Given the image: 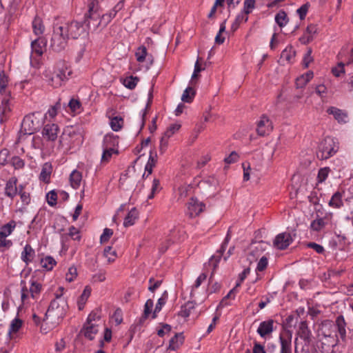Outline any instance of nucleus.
Returning a JSON list of instances; mask_svg holds the SVG:
<instances>
[{
	"mask_svg": "<svg viewBox=\"0 0 353 353\" xmlns=\"http://www.w3.org/2000/svg\"><path fill=\"white\" fill-rule=\"evenodd\" d=\"M67 309V301L62 297L61 294H56L55 299L51 301L43 321L50 320V323L55 326L65 316Z\"/></svg>",
	"mask_w": 353,
	"mask_h": 353,
	"instance_id": "f257e3e1",
	"label": "nucleus"
},
{
	"mask_svg": "<svg viewBox=\"0 0 353 353\" xmlns=\"http://www.w3.org/2000/svg\"><path fill=\"white\" fill-rule=\"evenodd\" d=\"M345 322L343 316H339L337 317L336 320V325L334 324L332 321H325L322 323L319 332V334L323 335L325 337H332L334 332V330H331L332 328L337 327L339 334L343 341L345 339Z\"/></svg>",
	"mask_w": 353,
	"mask_h": 353,
	"instance_id": "f03ea898",
	"label": "nucleus"
},
{
	"mask_svg": "<svg viewBox=\"0 0 353 353\" xmlns=\"http://www.w3.org/2000/svg\"><path fill=\"white\" fill-rule=\"evenodd\" d=\"M98 1L92 0L89 3L88 13L85 15L84 23L89 30H96L100 26H103L104 21L103 16L100 17V14L97 10Z\"/></svg>",
	"mask_w": 353,
	"mask_h": 353,
	"instance_id": "7ed1b4c3",
	"label": "nucleus"
},
{
	"mask_svg": "<svg viewBox=\"0 0 353 353\" xmlns=\"http://www.w3.org/2000/svg\"><path fill=\"white\" fill-rule=\"evenodd\" d=\"M43 124L39 112L26 115L22 121L21 131L25 134H32L40 129Z\"/></svg>",
	"mask_w": 353,
	"mask_h": 353,
	"instance_id": "20e7f679",
	"label": "nucleus"
},
{
	"mask_svg": "<svg viewBox=\"0 0 353 353\" xmlns=\"http://www.w3.org/2000/svg\"><path fill=\"white\" fill-rule=\"evenodd\" d=\"M339 147L331 137L325 138L319 145L316 152L317 158L325 160L332 157L338 151Z\"/></svg>",
	"mask_w": 353,
	"mask_h": 353,
	"instance_id": "39448f33",
	"label": "nucleus"
},
{
	"mask_svg": "<svg viewBox=\"0 0 353 353\" xmlns=\"http://www.w3.org/2000/svg\"><path fill=\"white\" fill-rule=\"evenodd\" d=\"M64 30L63 26H59L54 28L50 47L55 52H61L67 46L68 37L64 32Z\"/></svg>",
	"mask_w": 353,
	"mask_h": 353,
	"instance_id": "423d86ee",
	"label": "nucleus"
},
{
	"mask_svg": "<svg viewBox=\"0 0 353 353\" xmlns=\"http://www.w3.org/2000/svg\"><path fill=\"white\" fill-rule=\"evenodd\" d=\"M352 196L349 195V193L345 190H343L342 193L336 192L333 194L331 199L329 201V205L333 208H339L341 206L344 205V201L349 204L351 201Z\"/></svg>",
	"mask_w": 353,
	"mask_h": 353,
	"instance_id": "0eeeda50",
	"label": "nucleus"
},
{
	"mask_svg": "<svg viewBox=\"0 0 353 353\" xmlns=\"http://www.w3.org/2000/svg\"><path fill=\"white\" fill-rule=\"evenodd\" d=\"M65 29L64 32L68 36V39H77L80 35L84 32V28L83 26L77 22L72 21L69 24H65L63 26Z\"/></svg>",
	"mask_w": 353,
	"mask_h": 353,
	"instance_id": "6e6552de",
	"label": "nucleus"
},
{
	"mask_svg": "<svg viewBox=\"0 0 353 353\" xmlns=\"http://www.w3.org/2000/svg\"><path fill=\"white\" fill-rule=\"evenodd\" d=\"M327 113L333 115L335 120L340 124H344L349 121V116L346 111L339 109L336 107H329Z\"/></svg>",
	"mask_w": 353,
	"mask_h": 353,
	"instance_id": "1a4fd4ad",
	"label": "nucleus"
},
{
	"mask_svg": "<svg viewBox=\"0 0 353 353\" xmlns=\"http://www.w3.org/2000/svg\"><path fill=\"white\" fill-rule=\"evenodd\" d=\"M292 241V238L290 233H281L276 236L274 241V246L279 250H285L290 245Z\"/></svg>",
	"mask_w": 353,
	"mask_h": 353,
	"instance_id": "9d476101",
	"label": "nucleus"
},
{
	"mask_svg": "<svg viewBox=\"0 0 353 353\" xmlns=\"http://www.w3.org/2000/svg\"><path fill=\"white\" fill-rule=\"evenodd\" d=\"M204 208V203L199 202L196 199L191 198L188 204V213L190 217L193 218L202 212Z\"/></svg>",
	"mask_w": 353,
	"mask_h": 353,
	"instance_id": "9b49d317",
	"label": "nucleus"
},
{
	"mask_svg": "<svg viewBox=\"0 0 353 353\" xmlns=\"http://www.w3.org/2000/svg\"><path fill=\"white\" fill-rule=\"evenodd\" d=\"M228 240H229V233H228L227 236L225 237V239L223 243L222 244L220 250H218L216 254L212 256L209 260V262H208L209 265H212V267H213V271H212V274L209 279L210 282L212 281L211 280H212V274L214 273V271L215 270V269L216 268V267L218 265V263L223 255V253L224 252V251L225 250V247L228 242Z\"/></svg>",
	"mask_w": 353,
	"mask_h": 353,
	"instance_id": "f8f14e48",
	"label": "nucleus"
},
{
	"mask_svg": "<svg viewBox=\"0 0 353 353\" xmlns=\"http://www.w3.org/2000/svg\"><path fill=\"white\" fill-rule=\"evenodd\" d=\"M59 131V129L57 124L48 123L44 126L42 131V135L43 138L48 141H54L57 138Z\"/></svg>",
	"mask_w": 353,
	"mask_h": 353,
	"instance_id": "ddd939ff",
	"label": "nucleus"
},
{
	"mask_svg": "<svg viewBox=\"0 0 353 353\" xmlns=\"http://www.w3.org/2000/svg\"><path fill=\"white\" fill-rule=\"evenodd\" d=\"M272 129V122L268 117L263 115L257 123L256 132L260 136H265Z\"/></svg>",
	"mask_w": 353,
	"mask_h": 353,
	"instance_id": "4468645a",
	"label": "nucleus"
},
{
	"mask_svg": "<svg viewBox=\"0 0 353 353\" xmlns=\"http://www.w3.org/2000/svg\"><path fill=\"white\" fill-rule=\"evenodd\" d=\"M270 244L263 241H260L259 242L252 243L250 245V256H253V260L255 258L259 256V255L265 251Z\"/></svg>",
	"mask_w": 353,
	"mask_h": 353,
	"instance_id": "2eb2a0df",
	"label": "nucleus"
},
{
	"mask_svg": "<svg viewBox=\"0 0 353 353\" xmlns=\"http://www.w3.org/2000/svg\"><path fill=\"white\" fill-rule=\"evenodd\" d=\"M279 341L281 344L280 353H292L291 334H281Z\"/></svg>",
	"mask_w": 353,
	"mask_h": 353,
	"instance_id": "dca6fc26",
	"label": "nucleus"
},
{
	"mask_svg": "<svg viewBox=\"0 0 353 353\" xmlns=\"http://www.w3.org/2000/svg\"><path fill=\"white\" fill-rule=\"evenodd\" d=\"M274 323L272 319L261 322L257 329V333L263 338L271 334L274 330Z\"/></svg>",
	"mask_w": 353,
	"mask_h": 353,
	"instance_id": "f3484780",
	"label": "nucleus"
},
{
	"mask_svg": "<svg viewBox=\"0 0 353 353\" xmlns=\"http://www.w3.org/2000/svg\"><path fill=\"white\" fill-rule=\"evenodd\" d=\"M297 334L304 341V343H310L312 334L306 321H303L300 323Z\"/></svg>",
	"mask_w": 353,
	"mask_h": 353,
	"instance_id": "a211bd4d",
	"label": "nucleus"
},
{
	"mask_svg": "<svg viewBox=\"0 0 353 353\" xmlns=\"http://www.w3.org/2000/svg\"><path fill=\"white\" fill-rule=\"evenodd\" d=\"M124 6V1L121 0L118 2L114 7L112 8L109 13L103 14V20L104 21L103 26H106L108 23L111 21L112 19L114 18L117 13L119 12Z\"/></svg>",
	"mask_w": 353,
	"mask_h": 353,
	"instance_id": "6ab92c4d",
	"label": "nucleus"
},
{
	"mask_svg": "<svg viewBox=\"0 0 353 353\" xmlns=\"http://www.w3.org/2000/svg\"><path fill=\"white\" fill-rule=\"evenodd\" d=\"M17 182V178L12 177L6 183L5 188V194L10 199H13L18 192Z\"/></svg>",
	"mask_w": 353,
	"mask_h": 353,
	"instance_id": "aec40b11",
	"label": "nucleus"
},
{
	"mask_svg": "<svg viewBox=\"0 0 353 353\" xmlns=\"http://www.w3.org/2000/svg\"><path fill=\"white\" fill-rule=\"evenodd\" d=\"M81 332L88 339L93 340L94 335L98 332L97 326L95 324L85 323Z\"/></svg>",
	"mask_w": 353,
	"mask_h": 353,
	"instance_id": "412c9836",
	"label": "nucleus"
},
{
	"mask_svg": "<svg viewBox=\"0 0 353 353\" xmlns=\"http://www.w3.org/2000/svg\"><path fill=\"white\" fill-rule=\"evenodd\" d=\"M35 252L30 245L26 244L21 252V260L28 265L34 258Z\"/></svg>",
	"mask_w": 353,
	"mask_h": 353,
	"instance_id": "4be33fe9",
	"label": "nucleus"
},
{
	"mask_svg": "<svg viewBox=\"0 0 353 353\" xmlns=\"http://www.w3.org/2000/svg\"><path fill=\"white\" fill-rule=\"evenodd\" d=\"M183 333H176L170 340L168 349L171 350H177L183 344Z\"/></svg>",
	"mask_w": 353,
	"mask_h": 353,
	"instance_id": "5701e85b",
	"label": "nucleus"
},
{
	"mask_svg": "<svg viewBox=\"0 0 353 353\" xmlns=\"http://www.w3.org/2000/svg\"><path fill=\"white\" fill-rule=\"evenodd\" d=\"M314 74L312 71H308L305 74L300 76L296 79V86L297 88H302L313 78Z\"/></svg>",
	"mask_w": 353,
	"mask_h": 353,
	"instance_id": "b1692460",
	"label": "nucleus"
},
{
	"mask_svg": "<svg viewBox=\"0 0 353 353\" xmlns=\"http://www.w3.org/2000/svg\"><path fill=\"white\" fill-rule=\"evenodd\" d=\"M139 212L136 208H133L125 217L123 225L128 227L134 224L135 220L138 219Z\"/></svg>",
	"mask_w": 353,
	"mask_h": 353,
	"instance_id": "393cba45",
	"label": "nucleus"
},
{
	"mask_svg": "<svg viewBox=\"0 0 353 353\" xmlns=\"http://www.w3.org/2000/svg\"><path fill=\"white\" fill-rule=\"evenodd\" d=\"M81 180V173L76 170H73L70 175V182L71 186L74 189H77L80 186Z\"/></svg>",
	"mask_w": 353,
	"mask_h": 353,
	"instance_id": "a878e982",
	"label": "nucleus"
},
{
	"mask_svg": "<svg viewBox=\"0 0 353 353\" xmlns=\"http://www.w3.org/2000/svg\"><path fill=\"white\" fill-rule=\"evenodd\" d=\"M294 56L295 51L293 50L292 47H290L289 48H285L284 50L282 51L280 59L283 64H285V62L290 63L292 61V59L294 57Z\"/></svg>",
	"mask_w": 353,
	"mask_h": 353,
	"instance_id": "bb28decb",
	"label": "nucleus"
},
{
	"mask_svg": "<svg viewBox=\"0 0 353 353\" xmlns=\"http://www.w3.org/2000/svg\"><path fill=\"white\" fill-rule=\"evenodd\" d=\"M52 170V168L50 163H46L43 164L41 172L40 173L39 179L41 181L43 182H47L51 174Z\"/></svg>",
	"mask_w": 353,
	"mask_h": 353,
	"instance_id": "cd10ccee",
	"label": "nucleus"
},
{
	"mask_svg": "<svg viewBox=\"0 0 353 353\" xmlns=\"http://www.w3.org/2000/svg\"><path fill=\"white\" fill-rule=\"evenodd\" d=\"M46 45V42L43 38H39L32 41L31 47L34 52L41 56L43 54L42 48Z\"/></svg>",
	"mask_w": 353,
	"mask_h": 353,
	"instance_id": "c85d7f7f",
	"label": "nucleus"
},
{
	"mask_svg": "<svg viewBox=\"0 0 353 353\" xmlns=\"http://www.w3.org/2000/svg\"><path fill=\"white\" fill-rule=\"evenodd\" d=\"M195 307V303L192 301H188L183 305L181 306V310L179 312V315L182 317H188Z\"/></svg>",
	"mask_w": 353,
	"mask_h": 353,
	"instance_id": "c756f323",
	"label": "nucleus"
},
{
	"mask_svg": "<svg viewBox=\"0 0 353 353\" xmlns=\"http://www.w3.org/2000/svg\"><path fill=\"white\" fill-rule=\"evenodd\" d=\"M91 294V288L90 286H85L84 288L83 293L79 297L78 301L79 309L81 310L83 308L85 303H86L88 297Z\"/></svg>",
	"mask_w": 353,
	"mask_h": 353,
	"instance_id": "7c9ffc66",
	"label": "nucleus"
},
{
	"mask_svg": "<svg viewBox=\"0 0 353 353\" xmlns=\"http://www.w3.org/2000/svg\"><path fill=\"white\" fill-rule=\"evenodd\" d=\"M119 143L118 137L114 134H107L103 138V148H111L117 145Z\"/></svg>",
	"mask_w": 353,
	"mask_h": 353,
	"instance_id": "2f4dec72",
	"label": "nucleus"
},
{
	"mask_svg": "<svg viewBox=\"0 0 353 353\" xmlns=\"http://www.w3.org/2000/svg\"><path fill=\"white\" fill-rule=\"evenodd\" d=\"M16 226V223L14 221H11L5 225L1 228V230L0 232V236L2 238H6L8 235H10L14 228Z\"/></svg>",
	"mask_w": 353,
	"mask_h": 353,
	"instance_id": "473e14b6",
	"label": "nucleus"
},
{
	"mask_svg": "<svg viewBox=\"0 0 353 353\" xmlns=\"http://www.w3.org/2000/svg\"><path fill=\"white\" fill-rule=\"evenodd\" d=\"M123 119L121 117H114L110 120V127L112 130L117 132L120 130L123 125Z\"/></svg>",
	"mask_w": 353,
	"mask_h": 353,
	"instance_id": "72a5a7b5",
	"label": "nucleus"
},
{
	"mask_svg": "<svg viewBox=\"0 0 353 353\" xmlns=\"http://www.w3.org/2000/svg\"><path fill=\"white\" fill-rule=\"evenodd\" d=\"M196 94L195 90L192 87H188L183 92L181 96V100L185 103L192 102L194 95Z\"/></svg>",
	"mask_w": 353,
	"mask_h": 353,
	"instance_id": "f704fd0d",
	"label": "nucleus"
},
{
	"mask_svg": "<svg viewBox=\"0 0 353 353\" xmlns=\"http://www.w3.org/2000/svg\"><path fill=\"white\" fill-rule=\"evenodd\" d=\"M275 21L279 27L283 28L288 21L286 12L280 10L275 16Z\"/></svg>",
	"mask_w": 353,
	"mask_h": 353,
	"instance_id": "c9c22d12",
	"label": "nucleus"
},
{
	"mask_svg": "<svg viewBox=\"0 0 353 353\" xmlns=\"http://www.w3.org/2000/svg\"><path fill=\"white\" fill-rule=\"evenodd\" d=\"M41 263L43 268L49 271L52 270L57 262L53 257L48 256L41 260Z\"/></svg>",
	"mask_w": 353,
	"mask_h": 353,
	"instance_id": "e433bc0d",
	"label": "nucleus"
},
{
	"mask_svg": "<svg viewBox=\"0 0 353 353\" xmlns=\"http://www.w3.org/2000/svg\"><path fill=\"white\" fill-rule=\"evenodd\" d=\"M156 163H157V154L153 155L152 152H150V154L148 163H146V165L145 167V171L148 172V175L152 174V169L155 166Z\"/></svg>",
	"mask_w": 353,
	"mask_h": 353,
	"instance_id": "4c0bfd02",
	"label": "nucleus"
},
{
	"mask_svg": "<svg viewBox=\"0 0 353 353\" xmlns=\"http://www.w3.org/2000/svg\"><path fill=\"white\" fill-rule=\"evenodd\" d=\"M139 79L137 77H126L123 81V85L128 89L132 90L134 89L137 83L139 82Z\"/></svg>",
	"mask_w": 353,
	"mask_h": 353,
	"instance_id": "58836bf2",
	"label": "nucleus"
},
{
	"mask_svg": "<svg viewBox=\"0 0 353 353\" xmlns=\"http://www.w3.org/2000/svg\"><path fill=\"white\" fill-rule=\"evenodd\" d=\"M32 28L36 34H41L44 30V26L39 18L36 17L32 22Z\"/></svg>",
	"mask_w": 353,
	"mask_h": 353,
	"instance_id": "ea45409f",
	"label": "nucleus"
},
{
	"mask_svg": "<svg viewBox=\"0 0 353 353\" xmlns=\"http://www.w3.org/2000/svg\"><path fill=\"white\" fill-rule=\"evenodd\" d=\"M23 321L18 318H15L14 320L12 321L10 323V327L9 330V334H10L12 332H17L19 329L22 326Z\"/></svg>",
	"mask_w": 353,
	"mask_h": 353,
	"instance_id": "a19ab883",
	"label": "nucleus"
},
{
	"mask_svg": "<svg viewBox=\"0 0 353 353\" xmlns=\"http://www.w3.org/2000/svg\"><path fill=\"white\" fill-rule=\"evenodd\" d=\"M248 20V17L247 16H244L243 14H239L237 15V17H236L234 21L233 22V23L232 24V26H231V30L234 32L236 31L240 23L243 21L245 22H246Z\"/></svg>",
	"mask_w": 353,
	"mask_h": 353,
	"instance_id": "79ce46f5",
	"label": "nucleus"
},
{
	"mask_svg": "<svg viewBox=\"0 0 353 353\" xmlns=\"http://www.w3.org/2000/svg\"><path fill=\"white\" fill-rule=\"evenodd\" d=\"M8 77L6 75L4 71L0 72V94H4L6 92V88L8 85Z\"/></svg>",
	"mask_w": 353,
	"mask_h": 353,
	"instance_id": "37998d69",
	"label": "nucleus"
},
{
	"mask_svg": "<svg viewBox=\"0 0 353 353\" xmlns=\"http://www.w3.org/2000/svg\"><path fill=\"white\" fill-rule=\"evenodd\" d=\"M113 153H118L117 150H115L112 148H103V152L101 157V161L103 162H108L111 158Z\"/></svg>",
	"mask_w": 353,
	"mask_h": 353,
	"instance_id": "c03bdc74",
	"label": "nucleus"
},
{
	"mask_svg": "<svg viewBox=\"0 0 353 353\" xmlns=\"http://www.w3.org/2000/svg\"><path fill=\"white\" fill-rule=\"evenodd\" d=\"M6 95L2 99L1 102V106H0V110H1L2 114H6L7 111L10 110V108L8 107L9 101H10V92H6L4 93Z\"/></svg>",
	"mask_w": 353,
	"mask_h": 353,
	"instance_id": "a18cd8bd",
	"label": "nucleus"
},
{
	"mask_svg": "<svg viewBox=\"0 0 353 353\" xmlns=\"http://www.w3.org/2000/svg\"><path fill=\"white\" fill-rule=\"evenodd\" d=\"M181 128L180 124L174 123L170 125L163 135L168 138H170L174 133H176Z\"/></svg>",
	"mask_w": 353,
	"mask_h": 353,
	"instance_id": "49530a36",
	"label": "nucleus"
},
{
	"mask_svg": "<svg viewBox=\"0 0 353 353\" xmlns=\"http://www.w3.org/2000/svg\"><path fill=\"white\" fill-rule=\"evenodd\" d=\"M147 55V49L145 46L139 47L136 52L137 60L139 62H143Z\"/></svg>",
	"mask_w": 353,
	"mask_h": 353,
	"instance_id": "de8ad7c7",
	"label": "nucleus"
},
{
	"mask_svg": "<svg viewBox=\"0 0 353 353\" xmlns=\"http://www.w3.org/2000/svg\"><path fill=\"white\" fill-rule=\"evenodd\" d=\"M330 171V169L328 167H325V168H321L319 170L318 175H317L318 182L322 183V182L325 181L328 176Z\"/></svg>",
	"mask_w": 353,
	"mask_h": 353,
	"instance_id": "09e8293b",
	"label": "nucleus"
},
{
	"mask_svg": "<svg viewBox=\"0 0 353 353\" xmlns=\"http://www.w3.org/2000/svg\"><path fill=\"white\" fill-rule=\"evenodd\" d=\"M71 70L66 72L63 70H60L54 77L52 78V81L58 80V83L60 84L61 81H63L64 79H67V76H70L71 74Z\"/></svg>",
	"mask_w": 353,
	"mask_h": 353,
	"instance_id": "8fccbe9b",
	"label": "nucleus"
},
{
	"mask_svg": "<svg viewBox=\"0 0 353 353\" xmlns=\"http://www.w3.org/2000/svg\"><path fill=\"white\" fill-rule=\"evenodd\" d=\"M324 226H325V221H324L323 219H322V218L314 220L311 223V225H310L311 228L314 231H316V232L320 231Z\"/></svg>",
	"mask_w": 353,
	"mask_h": 353,
	"instance_id": "3c124183",
	"label": "nucleus"
},
{
	"mask_svg": "<svg viewBox=\"0 0 353 353\" xmlns=\"http://www.w3.org/2000/svg\"><path fill=\"white\" fill-rule=\"evenodd\" d=\"M48 203L50 206H54L57 204V193L55 190H51L46 195Z\"/></svg>",
	"mask_w": 353,
	"mask_h": 353,
	"instance_id": "603ef678",
	"label": "nucleus"
},
{
	"mask_svg": "<svg viewBox=\"0 0 353 353\" xmlns=\"http://www.w3.org/2000/svg\"><path fill=\"white\" fill-rule=\"evenodd\" d=\"M112 247L108 246L104 249L103 255L108 258V262H112L116 257V251H112Z\"/></svg>",
	"mask_w": 353,
	"mask_h": 353,
	"instance_id": "864d4df0",
	"label": "nucleus"
},
{
	"mask_svg": "<svg viewBox=\"0 0 353 353\" xmlns=\"http://www.w3.org/2000/svg\"><path fill=\"white\" fill-rule=\"evenodd\" d=\"M255 7V0H245L243 12L245 14H250Z\"/></svg>",
	"mask_w": 353,
	"mask_h": 353,
	"instance_id": "5fc2aeb1",
	"label": "nucleus"
},
{
	"mask_svg": "<svg viewBox=\"0 0 353 353\" xmlns=\"http://www.w3.org/2000/svg\"><path fill=\"white\" fill-rule=\"evenodd\" d=\"M309 7L310 3H306L301 6L299 9H297L296 12L299 14L301 20H303L305 18Z\"/></svg>",
	"mask_w": 353,
	"mask_h": 353,
	"instance_id": "6e6d98bb",
	"label": "nucleus"
},
{
	"mask_svg": "<svg viewBox=\"0 0 353 353\" xmlns=\"http://www.w3.org/2000/svg\"><path fill=\"white\" fill-rule=\"evenodd\" d=\"M298 338L295 339L294 343V353H311L310 350V343H304V345L302 346L301 351L299 350L298 348Z\"/></svg>",
	"mask_w": 353,
	"mask_h": 353,
	"instance_id": "4d7b16f0",
	"label": "nucleus"
},
{
	"mask_svg": "<svg viewBox=\"0 0 353 353\" xmlns=\"http://www.w3.org/2000/svg\"><path fill=\"white\" fill-rule=\"evenodd\" d=\"M159 186H160L159 180L157 179H154L153 180V182H152V189H151V192H150V194L148 196V199H152L154 198V194H156V192L159 191Z\"/></svg>",
	"mask_w": 353,
	"mask_h": 353,
	"instance_id": "13d9d810",
	"label": "nucleus"
},
{
	"mask_svg": "<svg viewBox=\"0 0 353 353\" xmlns=\"http://www.w3.org/2000/svg\"><path fill=\"white\" fill-rule=\"evenodd\" d=\"M41 289V285L35 281H32L30 288V292L32 298H34V295L40 292Z\"/></svg>",
	"mask_w": 353,
	"mask_h": 353,
	"instance_id": "bf43d9fd",
	"label": "nucleus"
},
{
	"mask_svg": "<svg viewBox=\"0 0 353 353\" xmlns=\"http://www.w3.org/2000/svg\"><path fill=\"white\" fill-rule=\"evenodd\" d=\"M113 234V231L109 228H105L103 230V232L101 236L100 241L101 243H104L110 239V238Z\"/></svg>",
	"mask_w": 353,
	"mask_h": 353,
	"instance_id": "052dcab7",
	"label": "nucleus"
},
{
	"mask_svg": "<svg viewBox=\"0 0 353 353\" xmlns=\"http://www.w3.org/2000/svg\"><path fill=\"white\" fill-rule=\"evenodd\" d=\"M344 64L342 62L339 63L336 67L332 68V72L335 77H340L341 74L345 73Z\"/></svg>",
	"mask_w": 353,
	"mask_h": 353,
	"instance_id": "680f3d73",
	"label": "nucleus"
},
{
	"mask_svg": "<svg viewBox=\"0 0 353 353\" xmlns=\"http://www.w3.org/2000/svg\"><path fill=\"white\" fill-rule=\"evenodd\" d=\"M153 305V301L152 299L147 300L144 305V318H148L149 314H151Z\"/></svg>",
	"mask_w": 353,
	"mask_h": 353,
	"instance_id": "e2e57ef3",
	"label": "nucleus"
},
{
	"mask_svg": "<svg viewBox=\"0 0 353 353\" xmlns=\"http://www.w3.org/2000/svg\"><path fill=\"white\" fill-rule=\"evenodd\" d=\"M239 154L235 152H232L230 155L224 159V162L227 164L235 163L239 159Z\"/></svg>",
	"mask_w": 353,
	"mask_h": 353,
	"instance_id": "0e129e2a",
	"label": "nucleus"
},
{
	"mask_svg": "<svg viewBox=\"0 0 353 353\" xmlns=\"http://www.w3.org/2000/svg\"><path fill=\"white\" fill-rule=\"evenodd\" d=\"M77 276V270L74 267H70L68 270V272L66 274V281L72 282Z\"/></svg>",
	"mask_w": 353,
	"mask_h": 353,
	"instance_id": "69168bd1",
	"label": "nucleus"
},
{
	"mask_svg": "<svg viewBox=\"0 0 353 353\" xmlns=\"http://www.w3.org/2000/svg\"><path fill=\"white\" fill-rule=\"evenodd\" d=\"M10 152L8 149L3 148L0 151V165H4L7 163Z\"/></svg>",
	"mask_w": 353,
	"mask_h": 353,
	"instance_id": "338daca9",
	"label": "nucleus"
},
{
	"mask_svg": "<svg viewBox=\"0 0 353 353\" xmlns=\"http://www.w3.org/2000/svg\"><path fill=\"white\" fill-rule=\"evenodd\" d=\"M268 263V258L265 256H262L257 264L256 270L259 272L263 271L267 268Z\"/></svg>",
	"mask_w": 353,
	"mask_h": 353,
	"instance_id": "774afa93",
	"label": "nucleus"
}]
</instances>
